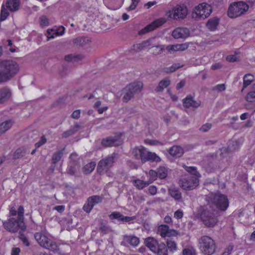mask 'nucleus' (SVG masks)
<instances>
[{
  "instance_id": "nucleus-4",
  "label": "nucleus",
  "mask_w": 255,
  "mask_h": 255,
  "mask_svg": "<svg viewBox=\"0 0 255 255\" xmlns=\"http://www.w3.org/2000/svg\"><path fill=\"white\" fill-rule=\"evenodd\" d=\"M209 203V204L214 205L217 209L223 211L227 210L229 204L227 196L219 192L211 195Z\"/></svg>"
},
{
  "instance_id": "nucleus-31",
  "label": "nucleus",
  "mask_w": 255,
  "mask_h": 255,
  "mask_svg": "<svg viewBox=\"0 0 255 255\" xmlns=\"http://www.w3.org/2000/svg\"><path fill=\"white\" fill-rule=\"evenodd\" d=\"M12 125V122L10 120L6 121L0 124V135L8 130Z\"/></svg>"
},
{
  "instance_id": "nucleus-38",
  "label": "nucleus",
  "mask_w": 255,
  "mask_h": 255,
  "mask_svg": "<svg viewBox=\"0 0 255 255\" xmlns=\"http://www.w3.org/2000/svg\"><path fill=\"white\" fill-rule=\"evenodd\" d=\"M158 177L160 179H165L168 174L167 169L164 166H160L157 169Z\"/></svg>"
},
{
  "instance_id": "nucleus-21",
  "label": "nucleus",
  "mask_w": 255,
  "mask_h": 255,
  "mask_svg": "<svg viewBox=\"0 0 255 255\" xmlns=\"http://www.w3.org/2000/svg\"><path fill=\"white\" fill-rule=\"evenodd\" d=\"M29 137L33 138L35 141L40 137V140L36 142V143H45L47 141V139L44 135L40 134L37 130H32V132L29 135Z\"/></svg>"
},
{
  "instance_id": "nucleus-25",
  "label": "nucleus",
  "mask_w": 255,
  "mask_h": 255,
  "mask_svg": "<svg viewBox=\"0 0 255 255\" xmlns=\"http://www.w3.org/2000/svg\"><path fill=\"white\" fill-rule=\"evenodd\" d=\"M150 50L151 53L154 56H157L161 53L164 51V45L158 44L157 45H151V47L149 48Z\"/></svg>"
},
{
  "instance_id": "nucleus-47",
  "label": "nucleus",
  "mask_w": 255,
  "mask_h": 255,
  "mask_svg": "<svg viewBox=\"0 0 255 255\" xmlns=\"http://www.w3.org/2000/svg\"><path fill=\"white\" fill-rule=\"evenodd\" d=\"M100 230L104 234H108L112 231L111 227L104 223L101 224Z\"/></svg>"
},
{
  "instance_id": "nucleus-12",
  "label": "nucleus",
  "mask_w": 255,
  "mask_h": 255,
  "mask_svg": "<svg viewBox=\"0 0 255 255\" xmlns=\"http://www.w3.org/2000/svg\"><path fill=\"white\" fill-rule=\"evenodd\" d=\"M23 225V222L21 219L17 220L13 218H10L7 221L3 222L4 228L7 231L13 233L17 232L19 228L24 230L22 227Z\"/></svg>"
},
{
  "instance_id": "nucleus-15",
  "label": "nucleus",
  "mask_w": 255,
  "mask_h": 255,
  "mask_svg": "<svg viewBox=\"0 0 255 255\" xmlns=\"http://www.w3.org/2000/svg\"><path fill=\"white\" fill-rule=\"evenodd\" d=\"M190 34V30L188 28L180 27L172 31V35L175 39L186 38L189 36Z\"/></svg>"
},
{
  "instance_id": "nucleus-11",
  "label": "nucleus",
  "mask_w": 255,
  "mask_h": 255,
  "mask_svg": "<svg viewBox=\"0 0 255 255\" xmlns=\"http://www.w3.org/2000/svg\"><path fill=\"white\" fill-rule=\"evenodd\" d=\"M179 185L184 190H193L198 186L199 179L192 176L182 178L179 180Z\"/></svg>"
},
{
  "instance_id": "nucleus-13",
  "label": "nucleus",
  "mask_w": 255,
  "mask_h": 255,
  "mask_svg": "<svg viewBox=\"0 0 255 255\" xmlns=\"http://www.w3.org/2000/svg\"><path fill=\"white\" fill-rule=\"evenodd\" d=\"M166 20L163 18H160L153 21L151 23L147 25L143 29H141L139 32V35H142L146 33L150 32L159 26L162 25L165 22Z\"/></svg>"
},
{
  "instance_id": "nucleus-49",
  "label": "nucleus",
  "mask_w": 255,
  "mask_h": 255,
  "mask_svg": "<svg viewBox=\"0 0 255 255\" xmlns=\"http://www.w3.org/2000/svg\"><path fill=\"white\" fill-rule=\"evenodd\" d=\"M148 153L149 151H146V150L144 147H142V151L140 159H141L142 163H144L147 161Z\"/></svg>"
},
{
  "instance_id": "nucleus-62",
  "label": "nucleus",
  "mask_w": 255,
  "mask_h": 255,
  "mask_svg": "<svg viewBox=\"0 0 255 255\" xmlns=\"http://www.w3.org/2000/svg\"><path fill=\"white\" fill-rule=\"evenodd\" d=\"M136 219V216H132V217H124L123 216V218L122 219V221L125 222H129L131 220H133Z\"/></svg>"
},
{
  "instance_id": "nucleus-29",
  "label": "nucleus",
  "mask_w": 255,
  "mask_h": 255,
  "mask_svg": "<svg viewBox=\"0 0 255 255\" xmlns=\"http://www.w3.org/2000/svg\"><path fill=\"white\" fill-rule=\"evenodd\" d=\"M122 134H117L114 136H109L106 138L103 139L101 143H106L109 142L110 143H114L116 142H120V138L121 137Z\"/></svg>"
},
{
  "instance_id": "nucleus-53",
  "label": "nucleus",
  "mask_w": 255,
  "mask_h": 255,
  "mask_svg": "<svg viewBox=\"0 0 255 255\" xmlns=\"http://www.w3.org/2000/svg\"><path fill=\"white\" fill-rule=\"evenodd\" d=\"M225 89L226 86L224 84H218L212 88L213 91L217 90L218 92H222L225 91Z\"/></svg>"
},
{
  "instance_id": "nucleus-10",
  "label": "nucleus",
  "mask_w": 255,
  "mask_h": 255,
  "mask_svg": "<svg viewBox=\"0 0 255 255\" xmlns=\"http://www.w3.org/2000/svg\"><path fill=\"white\" fill-rule=\"evenodd\" d=\"M115 154H112L101 159L98 163L97 167L98 173L103 174L108 171L114 164Z\"/></svg>"
},
{
  "instance_id": "nucleus-44",
  "label": "nucleus",
  "mask_w": 255,
  "mask_h": 255,
  "mask_svg": "<svg viewBox=\"0 0 255 255\" xmlns=\"http://www.w3.org/2000/svg\"><path fill=\"white\" fill-rule=\"evenodd\" d=\"M167 247L170 252H174L177 250V246L175 242L171 239H167Z\"/></svg>"
},
{
  "instance_id": "nucleus-9",
  "label": "nucleus",
  "mask_w": 255,
  "mask_h": 255,
  "mask_svg": "<svg viewBox=\"0 0 255 255\" xmlns=\"http://www.w3.org/2000/svg\"><path fill=\"white\" fill-rule=\"evenodd\" d=\"M212 11L210 5L202 3L196 6L193 12V17L196 20L204 19L208 17Z\"/></svg>"
},
{
  "instance_id": "nucleus-7",
  "label": "nucleus",
  "mask_w": 255,
  "mask_h": 255,
  "mask_svg": "<svg viewBox=\"0 0 255 255\" xmlns=\"http://www.w3.org/2000/svg\"><path fill=\"white\" fill-rule=\"evenodd\" d=\"M142 86V83L140 82H134L128 85L123 90L124 96L123 101L126 103L128 102L135 94L141 91Z\"/></svg>"
},
{
  "instance_id": "nucleus-59",
  "label": "nucleus",
  "mask_w": 255,
  "mask_h": 255,
  "mask_svg": "<svg viewBox=\"0 0 255 255\" xmlns=\"http://www.w3.org/2000/svg\"><path fill=\"white\" fill-rule=\"evenodd\" d=\"M226 60L230 62H234L238 61L237 57L234 55L227 56L226 57Z\"/></svg>"
},
{
  "instance_id": "nucleus-24",
  "label": "nucleus",
  "mask_w": 255,
  "mask_h": 255,
  "mask_svg": "<svg viewBox=\"0 0 255 255\" xmlns=\"http://www.w3.org/2000/svg\"><path fill=\"white\" fill-rule=\"evenodd\" d=\"M5 4L10 11H15L19 8V0H7Z\"/></svg>"
},
{
  "instance_id": "nucleus-56",
  "label": "nucleus",
  "mask_w": 255,
  "mask_h": 255,
  "mask_svg": "<svg viewBox=\"0 0 255 255\" xmlns=\"http://www.w3.org/2000/svg\"><path fill=\"white\" fill-rule=\"evenodd\" d=\"M93 207L89 203H88V201L87 200V203L84 205L83 209L84 211L89 213L91 212Z\"/></svg>"
},
{
  "instance_id": "nucleus-39",
  "label": "nucleus",
  "mask_w": 255,
  "mask_h": 255,
  "mask_svg": "<svg viewBox=\"0 0 255 255\" xmlns=\"http://www.w3.org/2000/svg\"><path fill=\"white\" fill-rule=\"evenodd\" d=\"M182 67H183V65H180L179 64H174L169 68H163V71L166 73H172Z\"/></svg>"
},
{
  "instance_id": "nucleus-50",
  "label": "nucleus",
  "mask_w": 255,
  "mask_h": 255,
  "mask_svg": "<svg viewBox=\"0 0 255 255\" xmlns=\"http://www.w3.org/2000/svg\"><path fill=\"white\" fill-rule=\"evenodd\" d=\"M246 100L250 103L255 102V91L249 92L246 97Z\"/></svg>"
},
{
  "instance_id": "nucleus-22",
  "label": "nucleus",
  "mask_w": 255,
  "mask_h": 255,
  "mask_svg": "<svg viewBox=\"0 0 255 255\" xmlns=\"http://www.w3.org/2000/svg\"><path fill=\"white\" fill-rule=\"evenodd\" d=\"M169 153L173 157H180L184 153V150L182 147L178 145H174L169 150Z\"/></svg>"
},
{
  "instance_id": "nucleus-8",
  "label": "nucleus",
  "mask_w": 255,
  "mask_h": 255,
  "mask_svg": "<svg viewBox=\"0 0 255 255\" xmlns=\"http://www.w3.org/2000/svg\"><path fill=\"white\" fill-rule=\"evenodd\" d=\"M248 11L246 2L241 1L230 5L228 10V15L231 18L239 16Z\"/></svg>"
},
{
  "instance_id": "nucleus-33",
  "label": "nucleus",
  "mask_w": 255,
  "mask_h": 255,
  "mask_svg": "<svg viewBox=\"0 0 255 255\" xmlns=\"http://www.w3.org/2000/svg\"><path fill=\"white\" fill-rule=\"evenodd\" d=\"M133 184L137 189L141 190L150 184V182L144 181L140 179H135L133 181Z\"/></svg>"
},
{
  "instance_id": "nucleus-16",
  "label": "nucleus",
  "mask_w": 255,
  "mask_h": 255,
  "mask_svg": "<svg viewBox=\"0 0 255 255\" xmlns=\"http://www.w3.org/2000/svg\"><path fill=\"white\" fill-rule=\"evenodd\" d=\"M139 243V238L134 236L124 235L123 241L121 245L123 246L128 247L130 245L133 247L137 246Z\"/></svg>"
},
{
  "instance_id": "nucleus-55",
  "label": "nucleus",
  "mask_w": 255,
  "mask_h": 255,
  "mask_svg": "<svg viewBox=\"0 0 255 255\" xmlns=\"http://www.w3.org/2000/svg\"><path fill=\"white\" fill-rule=\"evenodd\" d=\"M40 24L41 26H47L49 24L48 18L45 15H42L40 18Z\"/></svg>"
},
{
  "instance_id": "nucleus-37",
  "label": "nucleus",
  "mask_w": 255,
  "mask_h": 255,
  "mask_svg": "<svg viewBox=\"0 0 255 255\" xmlns=\"http://www.w3.org/2000/svg\"><path fill=\"white\" fill-rule=\"evenodd\" d=\"M235 150L234 144H230L227 147H222L221 150V155L225 156L227 154L230 153Z\"/></svg>"
},
{
  "instance_id": "nucleus-3",
  "label": "nucleus",
  "mask_w": 255,
  "mask_h": 255,
  "mask_svg": "<svg viewBox=\"0 0 255 255\" xmlns=\"http://www.w3.org/2000/svg\"><path fill=\"white\" fill-rule=\"evenodd\" d=\"M144 244L151 252L157 255H168L166 245L163 243H159L153 237L146 238Z\"/></svg>"
},
{
  "instance_id": "nucleus-27",
  "label": "nucleus",
  "mask_w": 255,
  "mask_h": 255,
  "mask_svg": "<svg viewBox=\"0 0 255 255\" xmlns=\"http://www.w3.org/2000/svg\"><path fill=\"white\" fill-rule=\"evenodd\" d=\"M170 84V80L167 78H164L159 82L158 86L155 89L156 92H162L163 89L167 87Z\"/></svg>"
},
{
  "instance_id": "nucleus-18",
  "label": "nucleus",
  "mask_w": 255,
  "mask_h": 255,
  "mask_svg": "<svg viewBox=\"0 0 255 255\" xmlns=\"http://www.w3.org/2000/svg\"><path fill=\"white\" fill-rule=\"evenodd\" d=\"M80 168L79 162L69 161L66 173L71 176H76Z\"/></svg>"
},
{
  "instance_id": "nucleus-26",
  "label": "nucleus",
  "mask_w": 255,
  "mask_h": 255,
  "mask_svg": "<svg viewBox=\"0 0 255 255\" xmlns=\"http://www.w3.org/2000/svg\"><path fill=\"white\" fill-rule=\"evenodd\" d=\"M219 19L217 17H214L208 20L206 23V26L211 31H214L217 29L219 25Z\"/></svg>"
},
{
  "instance_id": "nucleus-41",
  "label": "nucleus",
  "mask_w": 255,
  "mask_h": 255,
  "mask_svg": "<svg viewBox=\"0 0 255 255\" xmlns=\"http://www.w3.org/2000/svg\"><path fill=\"white\" fill-rule=\"evenodd\" d=\"M184 169L189 173L191 174L196 176V177H200V175L199 173L197 171V169L194 166H187L183 165Z\"/></svg>"
},
{
  "instance_id": "nucleus-17",
  "label": "nucleus",
  "mask_w": 255,
  "mask_h": 255,
  "mask_svg": "<svg viewBox=\"0 0 255 255\" xmlns=\"http://www.w3.org/2000/svg\"><path fill=\"white\" fill-rule=\"evenodd\" d=\"M201 104V102L200 101L195 100L194 97L191 95L187 96L183 100V105L184 108L187 109L191 107L197 108L200 106Z\"/></svg>"
},
{
  "instance_id": "nucleus-34",
  "label": "nucleus",
  "mask_w": 255,
  "mask_h": 255,
  "mask_svg": "<svg viewBox=\"0 0 255 255\" xmlns=\"http://www.w3.org/2000/svg\"><path fill=\"white\" fill-rule=\"evenodd\" d=\"M95 166L96 163L95 162H91L84 166L83 168V172L85 174H89L94 170Z\"/></svg>"
},
{
  "instance_id": "nucleus-52",
  "label": "nucleus",
  "mask_w": 255,
  "mask_h": 255,
  "mask_svg": "<svg viewBox=\"0 0 255 255\" xmlns=\"http://www.w3.org/2000/svg\"><path fill=\"white\" fill-rule=\"evenodd\" d=\"M83 57L81 55H78L76 56H74L72 54L66 55L65 57V59L66 61L68 62L72 61L73 60L75 61L76 59L78 60L82 59Z\"/></svg>"
},
{
  "instance_id": "nucleus-64",
  "label": "nucleus",
  "mask_w": 255,
  "mask_h": 255,
  "mask_svg": "<svg viewBox=\"0 0 255 255\" xmlns=\"http://www.w3.org/2000/svg\"><path fill=\"white\" fill-rule=\"evenodd\" d=\"M233 250V246H229L226 249L222 255H230L232 251Z\"/></svg>"
},
{
  "instance_id": "nucleus-23",
  "label": "nucleus",
  "mask_w": 255,
  "mask_h": 255,
  "mask_svg": "<svg viewBox=\"0 0 255 255\" xmlns=\"http://www.w3.org/2000/svg\"><path fill=\"white\" fill-rule=\"evenodd\" d=\"M11 96V93L9 89L6 87H4L0 89V104L8 100Z\"/></svg>"
},
{
  "instance_id": "nucleus-42",
  "label": "nucleus",
  "mask_w": 255,
  "mask_h": 255,
  "mask_svg": "<svg viewBox=\"0 0 255 255\" xmlns=\"http://www.w3.org/2000/svg\"><path fill=\"white\" fill-rule=\"evenodd\" d=\"M168 229L169 227L166 225H161L158 228V230L160 233V235L162 238H165L167 236V233Z\"/></svg>"
},
{
  "instance_id": "nucleus-57",
  "label": "nucleus",
  "mask_w": 255,
  "mask_h": 255,
  "mask_svg": "<svg viewBox=\"0 0 255 255\" xmlns=\"http://www.w3.org/2000/svg\"><path fill=\"white\" fill-rule=\"evenodd\" d=\"M212 127V125L209 123H206L204 125H203L201 128H200V130L203 131V132H206L208 131Z\"/></svg>"
},
{
  "instance_id": "nucleus-5",
  "label": "nucleus",
  "mask_w": 255,
  "mask_h": 255,
  "mask_svg": "<svg viewBox=\"0 0 255 255\" xmlns=\"http://www.w3.org/2000/svg\"><path fill=\"white\" fill-rule=\"evenodd\" d=\"M34 238L42 248L54 252L59 250L57 244L41 233H36L34 234Z\"/></svg>"
},
{
  "instance_id": "nucleus-19",
  "label": "nucleus",
  "mask_w": 255,
  "mask_h": 255,
  "mask_svg": "<svg viewBox=\"0 0 255 255\" xmlns=\"http://www.w3.org/2000/svg\"><path fill=\"white\" fill-rule=\"evenodd\" d=\"M189 47L188 43L177 44L175 45H169L166 46V49L171 53L172 52L184 51Z\"/></svg>"
},
{
  "instance_id": "nucleus-14",
  "label": "nucleus",
  "mask_w": 255,
  "mask_h": 255,
  "mask_svg": "<svg viewBox=\"0 0 255 255\" xmlns=\"http://www.w3.org/2000/svg\"><path fill=\"white\" fill-rule=\"evenodd\" d=\"M173 18L176 20L183 19L187 14V9L184 5H177L174 8Z\"/></svg>"
},
{
  "instance_id": "nucleus-58",
  "label": "nucleus",
  "mask_w": 255,
  "mask_h": 255,
  "mask_svg": "<svg viewBox=\"0 0 255 255\" xmlns=\"http://www.w3.org/2000/svg\"><path fill=\"white\" fill-rule=\"evenodd\" d=\"M82 128V126L79 124H76L74 127H71L70 129L73 132V134H74L76 132L79 131Z\"/></svg>"
},
{
  "instance_id": "nucleus-54",
  "label": "nucleus",
  "mask_w": 255,
  "mask_h": 255,
  "mask_svg": "<svg viewBox=\"0 0 255 255\" xmlns=\"http://www.w3.org/2000/svg\"><path fill=\"white\" fill-rule=\"evenodd\" d=\"M131 4L127 9L128 11H130L135 9L139 2V0H131Z\"/></svg>"
},
{
  "instance_id": "nucleus-28",
  "label": "nucleus",
  "mask_w": 255,
  "mask_h": 255,
  "mask_svg": "<svg viewBox=\"0 0 255 255\" xmlns=\"http://www.w3.org/2000/svg\"><path fill=\"white\" fill-rule=\"evenodd\" d=\"M65 150V148H63L61 150H59L58 151H55L52 155L51 161L52 163L54 164H56L61 159Z\"/></svg>"
},
{
  "instance_id": "nucleus-6",
  "label": "nucleus",
  "mask_w": 255,
  "mask_h": 255,
  "mask_svg": "<svg viewBox=\"0 0 255 255\" xmlns=\"http://www.w3.org/2000/svg\"><path fill=\"white\" fill-rule=\"evenodd\" d=\"M199 249L205 255H211L215 251L214 241L210 237L204 236L199 239Z\"/></svg>"
},
{
  "instance_id": "nucleus-63",
  "label": "nucleus",
  "mask_w": 255,
  "mask_h": 255,
  "mask_svg": "<svg viewBox=\"0 0 255 255\" xmlns=\"http://www.w3.org/2000/svg\"><path fill=\"white\" fill-rule=\"evenodd\" d=\"M72 132H73L71 130V129H69L68 130L63 132V133L62 134V137L63 138H67L69 136L73 135Z\"/></svg>"
},
{
  "instance_id": "nucleus-48",
  "label": "nucleus",
  "mask_w": 255,
  "mask_h": 255,
  "mask_svg": "<svg viewBox=\"0 0 255 255\" xmlns=\"http://www.w3.org/2000/svg\"><path fill=\"white\" fill-rule=\"evenodd\" d=\"M142 147H135L132 150V154L135 158L136 159H140V155L142 151Z\"/></svg>"
},
{
  "instance_id": "nucleus-51",
  "label": "nucleus",
  "mask_w": 255,
  "mask_h": 255,
  "mask_svg": "<svg viewBox=\"0 0 255 255\" xmlns=\"http://www.w3.org/2000/svg\"><path fill=\"white\" fill-rule=\"evenodd\" d=\"M123 216L120 212H114L109 215V217L111 220L118 219L119 221H122Z\"/></svg>"
},
{
  "instance_id": "nucleus-45",
  "label": "nucleus",
  "mask_w": 255,
  "mask_h": 255,
  "mask_svg": "<svg viewBox=\"0 0 255 255\" xmlns=\"http://www.w3.org/2000/svg\"><path fill=\"white\" fill-rule=\"evenodd\" d=\"M25 154V151L24 149L22 148H19L17 149L13 154V157L15 159H19L23 156H24Z\"/></svg>"
},
{
  "instance_id": "nucleus-1",
  "label": "nucleus",
  "mask_w": 255,
  "mask_h": 255,
  "mask_svg": "<svg viewBox=\"0 0 255 255\" xmlns=\"http://www.w3.org/2000/svg\"><path fill=\"white\" fill-rule=\"evenodd\" d=\"M19 71V65L11 59L0 60V74L2 81L5 82L15 77Z\"/></svg>"
},
{
  "instance_id": "nucleus-2",
  "label": "nucleus",
  "mask_w": 255,
  "mask_h": 255,
  "mask_svg": "<svg viewBox=\"0 0 255 255\" xmlns=\"http://www.w3.org/2000/svg\"><path fill=\"white\" fill-rule=\"evenodd\" d=\"M200 215L203 224L208 227H214L218 221V211L214 209L211 204L202 207Z\"/></svg>"
},
{
  "instance_id": "nucleus-60",
  "label": "nucleus",
  "mask_w": 255,
  "mask_h": 255,
  "mask_svg": "<svg viewBox=\"0 0 255 255\" xmlns=\"http://www.w3.org/2000/svg\"><path fill=\"white\" fill-rule=\"evenodd\" d=\"M79 158L78 155L76 153H72L70 156V161H75V162H79Z\"/></svg>"
},
{
  "instance_id": "nucleus-43",
  "label": "nucleus",
  "mask_w": 255,
  "mask_h": 255,
  "mask_svg": "<svg viewBox=\"0 0 255 255\" xmlns=\"http://www.w3.org/2000/svg\"><path fill=\"white\" fill-rule=\"evenodd\" d=\"M5 6V4H2L1 6L0 15V21H1L5 20L9 14Z\"/></svg>"
},
{
  "instance_id": "nucleus-35",
  "label": "nucleus",
  "mask_w": 255,
  "mask_h": 255,
  "mask_svg": "<svg viewBox=\"0 0 255 255\" xmlns=\"http://www.w3.org/2000/svg\"><path fill=\"white\" fill-rule=\"evenodd\" d=\"M254 80V76L251 74H246L244 77L243 89L249 86Z\"/></svg>"
},
{
  "instance_id": "nucleus-61",
  "label": "nucleus",
  "mask_w": 255,
  "mask_h": 255,
  "mask_svg": "<svg viewBox=\"0 0 255 255\" xmlns=\"http://www.w3.org/2000/svg\"><path fill=\"white\" fill-rule=\"evenodd\" d=\"M80 116V111L79 110H76L73 112L71 115L72 118L74 119H78Z\"/></svg>"
},
{
  "instance_id": "nucleus-20",
  "label": "nucleus",
  "mask_w": 255,
  "mask_h": 255,
  "mask_svg": "<svg viewBox=\"0 0 255 255\" xmlns=\"http://www.w3.org/2000/svg\"><path fill=\"white\" fill-rule=\"evenodd\" d=\"M154 39V38H149L146 40L143 41L140 43L134 44L133 45V49L136 52L140 51L144 48L151 46Z\"/></svg>"
},
{
  "instance_id": "nucleus-36",
  "label": "nucleus",
  "mask_w": 255,
  "mask_h": 255,
  "mask_svg": "<svg viewBox=\"0 0 255 255\" xmlns=\"http://www.w3.org/2000/svg\"><path fill=\"white\" fill-rule=\"evenodd\" d=\"M87 200L94 207L96 204L102 202V198L99 195H95L89 197Z\"/></svg>"
},
{
  "instance_id": "nucleus-30",
  "label": "nucleus",
  "mask_w": 255,
  "mask_h": 255,
  "mask_svg": "<svg viewBox=\"0 0 255 255\" xmlns=\"http://www.w3.org/2000/svg\"><path fill=\"white\" fill-rule=\"evenodd\" d=\"M168 191L170 196L175 200H179L181 199V193L178 189L171 187L169 189Z\"/></svg>"
},
{
  "instance_id": "nucleus-32",
  "label": "nucleus",
  "mask_w": 255,
  "mask_h": 255,
  "mask_svg": "<svg viewBox=\"0 0 255 255\" xmlns=\"http://www.w3.org/2000/svg\"><path fill=\"white\" fill-rule=\"evenodd\" d=\"M90 42V40L86 37H78L73 40V43L76 46H83Z\"/></svg>"
},
{
  "instance_id": "nucleus-40",
  "label": "nucleus",
  "mask_w": 255,
  "mask_h": 255,
  "mask_svg": "<svg viewBox=\"0 0 255 255\" xmlns=\"http://www.w3.org/2000/svg\"><path fill=\"white\" fill-rule=\"evenodd\" d=\"M147 159V161L151 162H158L161 161V158L156 153L149 151Z\"/></svg>"
},
{
  "instance_id": "nucleus-46",
  "label": "nucleus",
  "mask_w": 255,
  "mask_h": 255,
  "mask_svg": "<svg viewBox=\"0 0 255 255\" xmlns=\"http://www.w3.org/2000/svg\"><path fill=\"white\" fill-rule=\"evenodd\" d=\"M148 175L149 177V179L147 182H150V184L155 181L157 179V177H158V173L157 171L153 170H149Z\"/></svg>"
}]
</instances>
